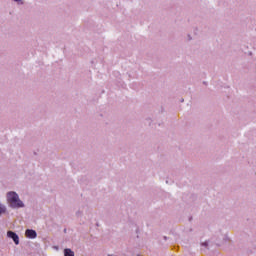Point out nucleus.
<instances>
[{"label":"nucleus","mask_w":256,"mask_h":256,"mask_svg":"<svg viewBox=\"0 0 256 256\" xmlns=\"http://www.w3.org/2000/svg\"><path fill=\"white\" fill-rule=\"evenodd\" d=\"M7 202L12 208L24 207L23 201L19 199V196L15 192L7 193Z\"/></svg>","instance_id":"nucleus-1"},{"label":"nucleus","mask_w":256,"mask_h":256,"mask_svg":"<svg viewBox=\"0 0 256 256\" xmlns=\"http://www.w3.org/2000/svg\"><path fill=\"white\" fill-rule=\"evenodd\" d=\"M7 237L10 238V239H13L16 245L19 244V237L15 232L9 230L7 232Z\"/></svg>","instance_id":"nucleus-2"},{"label":"nucleus","mask_w":256,"mask_h":256,"mask_svg":"<svg viewBox=\"0 0 256 256\" xmlns=\"http://www.w3.org/2000/svg\"><path fill=\"white\" fill-rule=\"evenodd\" d=\"M25 237L28 239H36L37 234L35 230H25Z\"/></svg>","instance_id":"nucleus-3"},{"label":"nucleus","mask_w":256,"mask_h":256,"mask_svg":"<svg viewBox=\"0 0 256 256\" xmlns=\"http://www.w3.org/2000/svg\"><path fill=\"white\" fill-rule=\"evenodd\" d=\"M64 256H75V252H73L70 248L64 249Z\"/></svg>","instance_id":"nucleus-4"},{"label":"nucleus","mask_w":256,"mask_h":256,"mask_svg":"<svg viewBox=\"0 0 256 256\" xmlns=\"http://www.w3.org/2000/svg\"><path fill=\"white\" fill-rule=\"evenodd\" d=\"M6 212H7L6 206L0 203V215L5 214Z\"/></svg>","instance_id":"nucleus-5"},{"label":"nucleus","mask_w":256,"mask_h":256,"mask_svg":"<svg viewBox=\"0 0 256 256\" xmlns=\"http://www.w3.org/2000/svg\"><path fill=\"white\" fill-rule=\"evenodd\" d=\"M14 1H16L17 3H19V2H21V1H23V0H14Z\"/></svg>","instance_id":"nucleus-6"},{"label":"nucleus","mask_w":256,"mask_h":256,"mask_svg":"<svg viewBox=\"0 0 256 256\" xmlns=\"http://www.w3.org/2000/svg\"><path fill=\"white\" fill-rule=\"evenodd\" d=\"M205 246H207V243H204Z\"/></svg>","instance_id":"nucleus-7"}]
</instances>
